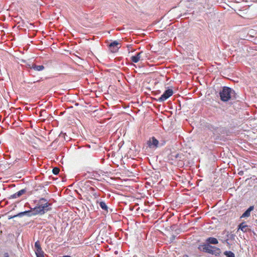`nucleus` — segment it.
<instances>
[{"label": "nucleus", "mask_w": 257, "mask_h": 257, "mask_svg": "<svg viewBox=\"0 0 257 257\" xmlns=\"http://www.w3.org/2000/svg\"><path fill=\"white\" fill-rule=\"evenodd\" d=\"M142 53L143 52L142 51L140 53H138L136 55L132 56L131 60L134 63L138 62L140 59L141 55Z\"/></svg>", "instance_id": "13"}, {"label": "nucleus", "mask_w": 257, "mask_h": 257, "mask_svg": "<svg viewBox=\"0 0 257 257\" xmlns=\"http://www.w3.org/2000/svg\"><path fill=\"white\" fill-rule=\"evenodd\" d=\"M180 155L179 154L177 153V154H176L174 156H173L175 158H181L180 157Z\"/></svg>", "instance_id": "21"}, {"label": "nucleus", "mask_w": 257, "mask_h": 257, "mask_svg": "<svg viewBox=\"0 0 257 257\" xmlns=\"http://www.w3.org/2000/svg\"><path fill=\"white\" fill-rule=\"evenodd\" d=\"M222 235H224L225 237H224V238L221 239V241L224 243L228 244V240L229 239V232L226 230H224L222 232Z\"/></svg>", "instance_id": "11"}, {"label": "nucleus", "mask_w": 257, "mask_h": 257, "mask_svg": "<svg viewBox=\"0 0 257 257\" xmlns=\"http://www.w3.org/2000/svg\"><path fill=\"white\" fill-rule=\"evenodd\" d=\"M4 257H9V254L8 252L4 253Z\"/></svg>", "instance_id": "23"}, {"label": "nucleus", "mask_w": 257, "mask_h": 257, "mask_svg": "<svg viewBox=\"0 0 257 257\" xmlns=\"http://www.w3.org/2000/svg\"><path fill=\"white\" fill-rule=\"evenodd\" d=\"M147 144L149 147L152 149H156L160 146L159 141L154 137L148 141Z\"/></svg>", "instance_id": "7"}, {"label": "nucleus", "mask_w": 257, "mask_h": 257, "mask_svg": "<svg viewBox=\"0 0 257 257\" xmlns=\"http://www.w3.org/2000/svg\"><path fill=\"white\" fill-rule=\"evenodd\" d=\"M24 215H26L28 217L35 216L36 214H35V211L33 209V208H31V209L29 210L21 212L18 213L17 214L14 215L13 216L9 217V219H11V218H15L16 217H21Z\"/></svg>", "instance_id": "4"}, {"label": "nucleus", "mask_w": 257, "mask_h": 257, "mask_svg": "<svg viewBox=\"0 0 257 257\" xmlns=\"http://www.w3.org/2000/svg\"><path fill=\"white\" fill-rule=\"evenodd\" d=\"M27 191L26 189H23L19 191L17 193L12 195L10 197V198H17L18 197H20L21 195H22L23 194L26 193Z\"/></svg>", "instance_id": "9"}, {"label": "nucleus", "mask_w": 257, "mask_h": 257, "mask_svg": "<svg viewBox=\"0 0 257 257\" xmlns=\"http://www.w3.org/2000/svg\"><path fill=\"white\" fill-rule=\"evenodd\" d=\"M97 203L99 204V206L102 210L105 211L106 212H108V207L107 205H106V204L105 203V202H104L103 201H98L97 200Z\"/></svg>", "instance_id": "12"}, {"label": "nucleus", "mask_w": 257, "mask_h": 257, "mask_svg": "<svg viewBox=\"0 0 257 257\" xmlns=\"http://www.w3.org/2000/svg\"><path fill=\"white\" fill-rule=\"evenodd\" d=\"M234 235L233 234H229V238H230V239H232V238H234Z\"/></svg>", "instance_id": "22"}, {"label": "nucleus", "mask_w": 257, "mask_h": 257, "mask_svg": "<svg viewBox=\"0 0 257 257\" xmlns=\"http://www.w3.org/2000/svg\"><path fill=\"white\" fill-rule=\"evenodd\" d=\"M35 247L36 249L35 252H42L43 251L39 241L35 242Z\"/></svg>", "instance_id": "16"}, {"label": "nucleus", "mask_w": 257, "mask_h": 257, "mask_svg": "<svg viewBox=\"0 0 257 257\" xmlns=\"http://www.w3.org/2000/svg\"><path fill=\"white\" fill-rule=\"evenodd\" d=\"M173 94V91L171 89H168L165 90L163 94L158 98L159 102H163L167 100L169 97L172 96Z\"/></svg>", "instance_id": "5"}, {"label": "nucleus", "mask_w": 257, "mask_h": 257, "mask_svg": "<svg viewBox=\"0 0 257 257\" xmlns=\"http://www.w3.org/2000/svg\"><path fill=\"white\" fill-rule=\"evenodd\" d=\"M223 236L221 237L222 238H224V237H225V235H222Z\"/></svg>", "instance_id": "24"}, {"label": "nucleus", "mask_w": 257, "mask_h": 257, "mask_svg": "<svg viewBox=\"0 0 257 257\" xmlns=\"http://www.w3.org/2000/svg\"><path fill=\"white\" fill-rule=\"evenodd\" d=\"M218 243V240L213 237H210L206 239L205 243L200 244L198 248L202 252L208 253L215 256H218L221 253L219 248L210 244H217Z\"/></svg>", "instance_id": "1"}, {"label": "nucleus", "mask_w": 257, "mask_h": 257, "mask_svg": "<svg viewBox=\"0 0 257 257\" xmlns=\"http://www.w3.org/2000/svg\"><path fill=\"white\" fill-rule=\"evenodd\" d=\"M119 43L117 41H114L109 44V50L111 53H116L118 51L120 46H118Z\"/></svg>", "instance_id": "6"}, {"label": "nucleus", "mask_w": 257, "mask_h": 257, "mask_svg": "<svg viewBox=\"0 0 257 257\" xmlns=\"http://www.w3.org/2000/svg\"><path fill=\"white\" fill-rule=\"evenodd\" d=\"M206 128L211 131L214 134L217 133L218 127L211 124H207L206 126Z\"/></svg>", "instance_id": "10"}, {"label": "nucleus", "mask_w": 257, "mask_h": 257, "mask_svg": "<svg viewBox=\"0 0 257 257\" xmlns=\"http://www.w3.org/2000/svg\"><path fill=\"white\" fill-rule=\"evenodd\" d=\"M60 137L63 138L65 140H66L67 141L69 140V138H66V137H67L66 133H61L59 135Z\"/></svg>", "instance_id": "20"}, {"label": "nucleus", "mask_w": 257, "mask_h": 257, "mask_svg": "<svg viewBox=\"0 0 257 257\" xmlns=\"http://www.w3.org/2000/svg\"><path fill=\"white\" fill-rule=\"evenodd\" d=\"M254 206H249V207L248 208V209L246 210H245V212L241 215L240 218H247L250 216V212L254 209Z\"/></svg>", "instance_id": "8"}, {"label": "nucleus", "mask_w": 257, "mask_h": 257, "mask_svg": "<svg viewBox=\"0 0 257 257\" xmlns=\"http://www.w3.org/2000/svg\"><path fill=\"white\" fill-rule=\"evenodd\" d=\"M37 257H45L44 256V252L42 251V252H35Z\"/></svg>", "instance_id": "19"}, {"label": "nucleus", "mask_w": 257, "mask_h": 257, "mask_svg": "<svg viewBox=\"0 0 257 257\" xmlns=\"http://www.w3.org/2000/svg\"><path fill=\"white\" fill-rule=\"evenodd\" d=\"M238 229L243 232H246L248 229V225L245 224L244 222H242L238 225Z\"/></svg>", "instance_id": "14"}, {"label": "nucleus", "mask_w": 257, "mask_h": 257, "mask_svg": "<svg viewBox=\"0 0 257 257\" xmlns=\"http://www.w3.org/2000/svg\"><path fill=\"white\" fill-rule=\"evenodd\" d=\"M223 253L226 257H235L234 253L231 251H225Z\"/></svg>", "instance_id": "17"}, {"label": "nucleus", "mask_w": 257, "mask_h": 257, "mask_svg": "<svg viewBox=\"0 0 257 257\" xmlns=\"http://www.w3.org/2000/svg\"><path fill=\"white\" fill-rule=\"evenodd\" d=\"M52 204L48 202L47 200L44 198H41L37 205L33 208L36 215H43L52 209Z\"/></svg>", "instance_id": "2"}, {"label": "nucleus", "mask_w": 257, "mask_h": 257, "mask_svg": "<svg viewBox=\"0 0 257 257\" xmlns=\"http://www.w3.org/2000/svg\"><path fill=\"white\" fill-rule=\"evenodd\" d=\"M60 169L57 167H55L52 170V172L54 175H58L59 173Z\"/></svg>", "instance_id": "18"}, {"label": "nucleus", "mask_w": 257, "mask_h": 257, "mask_svg": "<svg viewBox=\"0 0 257 257\" xmlns=\"http://www.w3.org/2000/svg\"><path fill=\"white\" fill-rule=\"evenodd\" d=\"M219 96L221 101H228L229 99H236L237 98L235 91L227 86H224L219 92Z\"/></svg>", "instance_id": "3"}, {"label": "nucleus", "mask_w": 257, "mask_h": 257, "mask_svg": "<svg viewBox=\"0 0 257 257\" xmlns=\"http://www.w3.org/2000/svg\"><path fill=\"white\" fill-rule=\"evenodd\" d=\"M31 68L34 69L35 70L40 71L44 69V66L43 65H37L36 64H33Z\"/></svg>", "instance_id": "15"}]
</instances>
